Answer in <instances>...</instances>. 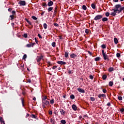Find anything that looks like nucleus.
Segmentation results:
<instances>
[{
	"label": "nucleus",
	"mask_w": 124,
	"mask_h": 124,
	"mask_svg": "<svg viewBox=\"0 0 124 124\" xmlns=\"http://www.w3.org/2000/svg\"><path fill=\"white\" fill-rule=\"evenodd\" d=\"M42 100L43 104H45V105H46V106H50V101L49 99L47 98V96H44L42 98Z\"/></svg>",
	"instance_id": "obj_1"
},
{
	"label": "nucleus",
	"mask_w": 124,
	"mask_h": 124,
	"mask_svg": "<svg viewBox=\"0 0 124 124\" xmlns=\"http://www.w3.org/2000/svg\"><path fill=\"white\" fill-rule=\"evenodd\" d=\"M115 8L116 9V10H115V11H118V13H122V11H123V10H124V7H122V5H121V4H116L115 5Z\"/></svg>",
	"instance_id": "obj_2"
},
{
	"label": "nucleus",
	"mask_w": 124,
	"mask_h": 124,
	"mask_svg": "<svg viewBox=\"0 0 124 124\" xmlns=\"http://www.w3.org/2000/svg\"><path fill=\"white\" fill-rule=\"evenodd\" d=\"M102 53L105 61H106V60H108V61H109V59H108V55L106 54L105 52H104V50L103 49L102 50Z\"/></svg>",
	"instance_id": "obj_3"
},
{
	"label": "nucleus",
	"mask_w": 124,
	"mask_h": 124,
	"mask_svg": "<svg viewBox=\"0 0 124 124\" xmlns=\"http://www.w3.org/2000/svg\"><path fill=\"white\" fill-rule=\"evenodd\" d=\"M102 17H103V16L102 15H97L94 18V20L95 21H97V20H100V19H102Z\"/></svg>",
	"instance_id": "obj_4"
},
{
	"label": "nucleus",
	"mask_w": 124,
	"mask_h": 124,
	"mask_svg": "<svg viewBox=\"0 0 124 124\" xmlns=\"http://www.w3.org/2000/svg\"><path fill=\"white\" fill-rule=\"evenodd\" d=\"M115 10H117V9H116L115 6L114 7V9H112V11H114V12H111L110 14V15H111V16H113L115 17V16H116V15H117V12L118 13V11H115Z\"/></svg>",
	"instance_id": "obj_5"
},
{
	"label": "nucleus",
	"mask_w": 124,
	"mask_h": 124,
	"mask_svg": "<svg viewBox=\"0 0 124 124\" xmlns=\"http://www.w3.org/2000/svg\"><path fill=\"white\" fill-rule=\"evenodd\" d=\"M18 4H20V6H25V5H26V1L20 0L18 2Z\"/></svg>",
	"instance_id": "obj_6"
},
{
	"label": "nucleus",
	"mask_w": 124,
	"mask_h": 124,
	"mask_svg": "<svg viewBox=\"0 0 124 124\" xmlns=\"http://www.w3.org/2000/svg\"><path fill=\"white\" fill-rule=\"evenodd\" d=\"M98 97L100 98V99H102V97H106V94H99L98 95Z\"/></svg>",
	"instance_id": "obj_7"
},
{
	"label": "nucleus",
	"mask_w": 124,
	"mask_h": 124,
	"mask_svg": "<svg viewBox=\"0 0 124 124\" xmlns=\"http://www.w3.org/2000/svg\"><path fill=\"white\" fill-rule=\"evenodd\" d=\"M36 60H37V62H40L41 60H43V56L42 55L40 56H38L37 57Z\"/></svg>",
	"instance_id": "obj_8"
},
{
	"label": "nucleus",
	"mask_w": 124,
	"mask_h": 124,
	"mask_svg": "<svg viewBox=\"0 0 124 124\" xmlns=\"http://www.w3.org/2000/svg\"><path fill=\"white\" fill-rule=\"evenodd\" d=\"M57 63H58V64H61V65H64L65 64H66V62L63 61H58L57 62Z\"/></svg>",
	"instance_id": "obj_9"
},
{
	"label": "nucleus",
	"mask_w": 124,
	"mask_h": 124,
	"mask_svg": "<svg viewBox=\"0 0 124 124\" xmlns=\"http://www.w3.org/2000/svg\"><path fill=\"white\" fill-rule=\"evenodd\" d=\"M78 91L79 93H85V90L82 88H78Z\"/></svg>",
	"instance_id": "obj_10"
},
{
	"label": "nucleus",
	"mask_w": 124,
	"mask_h": 124,
	"mask_svg": "<svg viewBox=\"0 0 124 124\" xmlns=\"http://www.w3.org/2000/svg\"><path fill=\"white\" fill-rule=\"evenodd\" d=\"M53 4H54V2H53L52 1H49V2H48L47 3V6L49 7H51L52 6V5H53Z\"/></svg>",
	"instance_id": "obj_11"
},
{
	"label": "nucleus",
	"mask_w": 124,
	"mask_h": 124,
	"mask_svg": "<svg viewBox=\"0 0 124 124\" xmlns=\"http://www.w3.org/2000/svg\"><path fill=\"white\" fill-rule=\"evenodd\" d=\"M72 108L74 111H76L77 110V106H76L75 105L73 104L72 105Z\"/></svg>",
	"instance_id": "obj_12"
},
{
	"label": "nucleus",
	"mask_w": 124,
	"mask_h": 124,
	"mask_svg": "<svg viewBox=\"0 0 124 124\" xmlns=\"http://www.w3.org/2000/svg\"><path fill=\"white\" fill-rule=\"evenodd\" d=\"M54 10V8L53 7H48V8L47 9V11L48 12H53L52 11Z\"/></svg>",
	"instance_id": "obj_13"
},
{
	"label": "nucleus",
	"mask_w": 124,
	"mask_h": 124,
	"mask_svg": "<svg viewBox=\"0 0 124 124\" xmlns=\"http://www.w3.org/2000/svg\"><path fill=\"white\" fill-rule=\"evenodd\" d=\"M60 113H61V115H62V116H63L64 115H65V111H64L62 109H60Z\"/></svg>",
	"instance_id": "obj_14"
},
{
	"label": "nucleus",
	"mask_w": 124,
	"mask_h": 124,
	"mask_svg": "<svg viewBox=\"0 0 124 124\" xmlns=\"http://www.w3.org/2000/svg\"><path fill=\"white\" fill-rule=\"evenodd\" d=\"M70 57L71 58H72V59H75V58H76L77 57V55H76L74 53H73L72 54L70 55Z\"/></svg>",
	"instance_id": "obj_15"
},
{
	"label": "nucleus",
	"mask_w": 124,
	"mask_h": 124,
	"mask_svg": "<svg viewBox=\"0 0 124 124\" xmlns=\"http://www.w3.org/2000/svg\"><path fill=\"white\" fill-rule=\"evenodd\" d=\"M102 22H107L108 21V18L107 17H102Z\"/></svg>",
	"instance_id": "obj_16"
},
{
	"label": "nucleus",
	"mask_w": 124,
	"mask_h": 124,
	"mask_svg": "<svg viewBox=\"0 0 124 124\" xmlns=\"http://www.w3.org/2000/svg\"><path fill=\"white\" fill-rule=\"evenodd\" d=\"M0 122L1 123V124H5L4 123V121H3V118L2 117H0Z\"/></svg>",
	"instance_id": "obj_17"
},
{
	"label": "nucleus",
	"mask_w": 124,
	"mask_h": 124,
	"mask_svg": "<svg viewBox=\"0 0 124 124\" xmlns=\"http://www.w3.org/2000/svg\"><path fill=\"white\" fill-rule=\"evenodd\" d=\"M31 118H34V119H36V120H38V119H37V116H36L34 114H31Z\"/></svg>",
	"instance_id": "obj_18"
},
{
	"label": "nucleus",
	"mask_w": 124,
	"mask_h": 124,
	"mask_svg": "<svg viewBox=\"0 0 124 124\" xmlns=\"http://www.w3.org/2000/svg\"><path fill=\"white\" fill-rule=\"evenodd\" d=\"M114 42L115 44H117V43H118L119 41L118 40V39L117 38H114Z\"/></svg>",
	"instance_id": "obj_19"
},
{
	"label": "nucleus",
	"mask_w": 124,
	"mask_h": 124,
	"mask_svg": "<svg viewBox=\"0 0 124 124\" xmlns=\"http://www.w3.org/2000/svg\"><path fill=\"white\" fill-rule=\"evenodd\" d=\"M49 103H50V104L53 105V104H54V103H55V100L54 99H52L51 100H50Z\"/></svg>",
	"instance_id": "obj_20"
},
{
	"label": "nucleus",
	"mask_w": 124,
	"mask_h": 124,
	"mask_svg": "<svg viewBox=\"0 0 124 124\" xmlns=\"http://www.w3.org/2000/svg\"><path fill=\"white\" fill-rule=\"evenodd\" d=\"M107 78V75H103L102 76V79H103V80H106Z\"/></svg>",
	"instance_id": "obj_21"
},
{
	"label": "nucleus",
	"mask_w": 124,
	"mask_h": 124,
	"mask_svg": "<svg viewBox=\"0 0 124 124\" xmlns=\"http://www.w3.org/2000/svg\"><path fill=\"white\" fill-rule=\"evenodd\" d=\"M112 71H114V68H113V67H109L108 68V72H112Z\"/></svg>",
	"instance_id": "obj_22"
},
{
	"label": "nucleus",
	"mask_w": 124,
	"mask_h": 124,
	"mask_svg": "<svg viewBox=\"0 0 124 124\" xmlns=\"http://www.w3.org/2000/svg\"><path fill=\"white\" fill-rule=\"evenodd\" d=\"M21 100L22 106H23V107H24L25 106V104H24V98H21Z\"/></svg>",
	"instance_id": "obj_23"
},
{
	"label": "nucleus",
	"mask_w": 124,
	"mask_h": 124,
	"mask_svg": "<svg viewBox=\"0 0 124 124\" xmlns=\"http://www.w3.org/2000/svg\"><path fill=\"white\" fill-rule=\"evenodd\" d=\"M113 85V81H109V83H108V86H109V87H112Z\"/></svg>",
	"instance_id": "obj_24"
},
{
	"label": "nucleus",
	"mask_w": 124,
	"mask_h": 124,
	"mask_svg": "<svg viewBox=\"0 0 124 124\" xmlns=\"http://www.w3.org/2000/svg\"><path fill=\"white\" fill-rule=\"evenodd\" d=\"M26 47H27V48H31V43H30V44L26 45Z\"/></svg>",
	"instance_id": "obj_25"
},
{
	"label": "nucleus",
	"mask_w": 124,
	"mask_h": 124,
	"mask_svg": "<svg viewBox=\"0 0 124 124\" xmlns=\"http://www.w3.org/2000/svg\"><path fill=\"white\" fill-rule=\"evenodd\" d=\"M101 47L102 48V49H106V45L103 44L101 45Z\"/></svg>",
	"instance_id": "obj_26"
},
{
	"label": "nucleus",
	"mask_w": 124,
	"mask_h": 124,
	"mask_svg": "<svg viewBox=\"0 0 124 124\" xmlns=\"http://www.w3.org/2000/svg\"><path fill=\"white\" fill-rule=\"evenodd\" d=\"M58 11V7H56L54 9V14H56Z\"/></svg>",
	"instance_id": "obj_27"
},
{
	"label": "nucleus",
	"mask_w": 124,
	"mask_h": 124,
	"mask_svg": "<svg viewBox=\"0 0 124 124\" xmlns=\"http://www.w3.org/2000/svg\"><path fill=\"white\" fill-rule=\"evenodd\" d=\"M68 54H69V53L65 51V58H68Z\"/></svg>",
	"instance_id": "obj_28"
},
{
	"label": "nucleus",
	"mask_w": 124,
	"mask_h": 124,
	"mask_svg": "<svg viewBox=\"0 0 124 124\" xmlns=\"http://www.w3.org/2000/svg\"><path fill=\"white\" fill-rule=\"evenodd\" d=\"M50 122H51V123L52 124H56V121H55V119H51Z\"/></svg>",
	"instance_id": "obj_29"
},
{
	"label": "nucleus",
	"mask_w": 124,
	"mask_h": 124,
	"mask_svg": "<svg viewBox=\"0 0 124 124\" xmlns=\"http://www.w3.org/2000/svg\"><path fill=\"white\" fill-rule=\"evenodd\" d=\"M99 60H100V57H96L94 59V61L95 62H98V61H99Z\"/></svg>",
	"instance_id": "obj_30"
},
{
	"label": "nucleus",
	"mask_w": 124,
	"mask_h": 124,
	"mask_svg": "<svg viewBox=\"0 0 124 124\" xmlns=\"http://www.w3.org/2000/svg\"><path fill=\"white\" fill-rule=\"evenodd\" d=\"M25 21H26V22H27V23H28V24H29V25H31V22L30 21H29V19L25 18Z\"/></svg>",
	"instance_id": "obj_31"
},
{
	"label": "nucleus",
	"mask_w": 124,
	"mask_h": 124,
	"mask_svg": "<svg viewBox=\"0 0 124 124\" xmlns=\"http://www.w3.org/2000/svg\"><path fill=\"white\" fill-rule=\"evenodd\" d=\"M61 124H66V121H65V120H62L61 121Z\"/></svg>",
	"instance_id": "obj_32"
},
{
	"label": "nucleus",
	"mask_w": 124,
	"mask_h": 124,
	"mask_svg": "<svg viewBox=\"0 0 124 124\" xmlns=\"http://www.w3.org/2000/svg\"><path fill=\"white\" fill-rule=\"evenodd\" d=\"M74 98H75V96H74L73 94H71L70 95V99L73 100Z\"/></svg>",
	"instance_id": "obj_33"
},
{
	"label": "nucleus",
	"mask_w": 124,
	"mask_h": 124,
	"mask_svg": "<svg viewBox=\"0 0 124 124\" xmlns=\"http://www.w3.org/2000/svg\"><path fill=\"white\" fill-rule=\"evenodd\" d=\"M12 14L13 16H16V12L15 11H12Z\"/></svg>",
	"instance_id": "obj_34"
},
{
	"label": "nucleus",
	"mask_w": 124,
	"mask_h": 124,
	"mask_svg": "<svg viewBox=\"0 0 124 124\" xmlns=\"http://www.w3.org/2000/svg\"><path fill=\"white\" fill-rule=\"evenodd\" d=\"M43 27H44L45 30H46V29H47V24L44 23V24H43Z\"/></svg>",
	"instance_id": "obj_35"
},
{
	"label": "nucleus",
	"mask_w": 124,
	"mask_h": 124,
	"mask_svg": "<svg viewBox=\"0 0 124 124\" xmlns=\"http://www.w3.org/2000/svg\"><path fill=\"white\" fill-rule=\"evenodd\" d=\"M91 6L93 9H95V5L94 4L92 3Z\"/></svg>",
	"instance_id": "obj_36"
},
{
	"label": "nucleus",
	"mask_w": 124,
	"mask_h": 124,
	"mask_svg": "<svg viewBox=\"0 0 124 124\" xmlns=\"http://www.w3.org/2000/svg\"><path fill=\"white\" fill-rule=\"evenodd\" d=\"M82 9H83V10H87V7L86 6V5H83L82 6Z\"/></svg>",
	"instance_id": "obj_37"
},
{
	"label": "nucleus",
	"mask_w": 124,
	"mask_h": 124,
	"mask_svg": "<svg viewBox=\"0 0 124 124\" xmlns=\"http://www.w3.org/2000/svg\"><path fill=\"white\" fill-rule=\"evenodd\" d=\"M110 15V13L109 12H106L105 13V16H106V17H109Z\"/></svg>",
	"instance_id": "obj_38"
},
{
	"label": "nucleus",
	"mask_w": 124,
	"mask_h": 124,
	"mask_svg": "<svg viewBox=\"0 0 124 124\" xmlns=\"http://www.w3.org/2000/svg\"><path fill=\"white\" fill-rule=\"evenodd\" d=\"M118 100L122 101L123 100V97L122 96H118Z\"/></svg>",
	"instance_id": "obj_39"
},
{
	"label": "nucleus",
	"mask_w": 124,
	"mask_h": 124,
	"mask_svg": "<svg viewBox=\"0 0 124 124\" xmlns=\"http://www.w3.org/2000/svg\"><path fill=\"white\" fill-rule=\"evenodd\" d=\"M14 16L13 15H10V17L11 18L10 20H14Z\"/></svg>",
	"instance_id": "obj_40"
},
{
	"label": "nucleus",
	"mask_w": 124,
	"mask_h": 124,
	"mask_svg": "<svg viewBox=\"0 0 124 124\" xmlns=\"http://www.w3.org/2000/svg\"><path fill=\"white\" fill-rule=\"evenodd\" d=\"M116 57L117 58H121V54L120 53H117L116 54Z\"/></svg>",
	"instance_id": "obj_41"
},
{
	"label": "nucleus",
	"mask_w": 124,
	"mask_h": 124,
	"mask_svg": "<svg viewBox=\"0 0 124 124\" xmlns=\"http://www.w3.org/2000/svg\"><path fill=\"white\" fill-rule=\"evenodd\" d=\"M51 45L52 47H56V42H53L52 44Z\"/></svg>",
	"instance_id": "obj_42"
},
{
	"label": "nucleus",
	"mask_w": 124,
	"mask_h": 124,
	"mask_svg": "<svg viewBox=\"0 0 124 124\" xmlns=\"http://www.w3.org/2000/svg\"><path fill=\"white\" fill-rule=\"evenodd\" d=\"M48 4H46V3H43L42 6L44 7H47Z\"/></svg>",
	"instance_id": "obj_43"
},
{
	"label": "nucleus",
	"mask_w": 124,
	"mask_h": 124,
	"mask_svg": "<svg viewBox=\"0 0 124 124\" xmlns=\"http://www.w3.org/2000/svg\"><path fill=\"white\" fill-rule=\"evenodd\" d=\"M23 37H25V38H28V34L27 33H24L23 35Z\"/></svg>",
	"instance_id": "obj_44"
},
{
	"label": "nucleus",
	"mask_w": 124,
	"mask_h": 124,
	"mask_svg": "<svg viewBox=\"0 0 124 124\" xmlns=\"http://www.w3.org/2000/svg\"><path fill=\"white\" fill-rule=\"evenodd\" d=\"M90 99L92 101H94L95 100V98L93 97H90Z\"/></svg>",
	"instance_id": "obj_45"
},
{
	"label": "nucleus",
	"mask_w": 124,
	"mask_h": 124,
	"mask_svg": "<svg viewBox=\"0 0 124 124\" xmlns=\"http://www.w3.org/2000/svg\"><path fill=\"white\" fill-rule=\"evenodd\" d=\"M31 18L33 19V20H37V17L35 16H32Z\"/></svg>",
	"instance_id": "obj_46"
},
{
	"label": "nucleus",
	"mask_w": 124,
	"mask_h": 124,
	"mask_svg": "<svg viewBox=\"0 0 124 124\" xmlns=\"http://www.w3.org/2000/svg\"><path fill=\"white\" fill-rule=\"evenodd\" d=\"M27 59V55L24 54L23 56L22 60H26Z\"/></svg>",
	"instance_id": "obj_47"
},
{
	"label": "nucleus",
	"mask_w": 124,
	"mask_h": 124,
	"mask_svg": "<svg viewBox=\"0 0 124 124\" xmlns=\"http://www.w3.org/2000/svg\"><path fill=\"white\" fill-rule=\"evenodd\" d=\"M102 91H103V93H107V90H106V89H103Z\"/></svg>",
	"instance_id": "obj_48"
},
{
	"label": "nucleus",
	"mask_w": 124,
	"mask_h": 124,
	"mask_svg": "<svg viewBox=\"0 0 124 124\" xmlns=\"http://www.w3.org/2000/svg\"><path fill=\"white\" fill-rule=\"evenodd\" d=\"M89 78L90 79H91L92 80H93V75H90L89 76Z\"/></svg>",
	"instance_id": "obj_49"
},
{
	"label": "nucleus",
	"mask_w": 124,
	"mask_h": 124,
	"mask_svg": "<svg viewBox=\"0 0 124 124\" xmlns=\"http://www.w3.org/2000/svg\"><path fill=\"white\" fill-rule=\"evenodd\" d=\"M85 33H86L87 34H89V30L88 29H86L85 30Z\"/></svg>",
	"instance_id": "obj_50"
},
{
	"label": "nucleus",
	"mask_w": 124,
	"mask_h": 124,
	"mask_svg": "<svg viewBox=\"0 0 124 124\" xmlns=\"http://www.w3.org/2000/svg\"><path fill=\"white\" fill-rule=\"evenodd\" d=\"M8 11L9 12H11L12 11V8H9L8 9Z\"/></svg>",
	"instance_id": "obj_51"
},
{
	"label": "nucleus",
	"mask_w": 124,
	"mask_h": 124,
	"mask_svg": "<svg viewBox=\"0 0 124 124\" xmlns=\"http://www.w3.org/2000/svg\"><path fill=\"white\" fill-rule=\"evenodd\" d=\"M54 26H55V27H59V24H58L57 23H54Z\"/></svg>",
	"instance_id": "obj_52"
},
{
	"label": "nucleus",
	"mask_w": 124,
	"mask_h": 124,
	"mask_svg": "<svg viewBox=\"0 0 124 124\" xmlns=\"http://www.w3.org/2000/svg\"><path fill=\"white\" fill-rule=\"evenodd\" d=\"M120 112H121V113H123L124 112V108H122L120 109Z\"/></svg>",
	"instance_id": "obj_53"
},
{
	"label": "nucleus",
	"mask_w": 124,
	"mask_h": 124,
	"mask_svg": "<svg viewBox=\"0 0 124 124\" xmlns=\"http://www.w3.org/2000/svg\"><path fill=\"white\" fill-rule=\"evenodd\" d=\"M38 36L39 38H40L41 39L42 38V36H41V35L39 33L38 34Z\"/></svg>",
	"instance_id": "obj_54"
},
{
	"label": "nucleus",
	"mask_w": 124,
	"mask_h": 124,
	"mask_svg": "<svg viewBox=\"0 0 124 124\" xmlns=\"http://www.w3.org/2000/svg\"><path fill=\"white\" fill-rule=\"evenodd\" d=\"M34 39H35V42H36V43L37 44H38V41L37 40V39H36V38H35Z\"/></svg>",
	"instance_id": "obj_55"
},
{
	"label": "nucleus",
	"mask_w": 124,
	"mask_h": 124,
	"mask_svg": "<svg viewBox=\"0 0 124 124\" xmlns=\"http://www.w3.org/2000/svg\"><path fill=\"white\" fill-rule=\"evenodd\" d=\"M45 106H46V105H45L44 104L42 103V107L43 108H46V107H45Z\"/></svg>",
	"instance_id": "obj_56"
},
{
	"label": "nucleus",
	"mask_w": 124,
	"mask_h": 124,
	"mask_svg": "<svg viewBox=\"0 0 124 124\" xmlns=\"http://www.w3.org/2000/svg\"><path fill=\"white\" fill-rule=\"evenodd\" d=\"M27 81L28 82V83H31V79H27Z\"/></svg>",
	"instance_id": "obj_57"
},
{
	"label": "nucleus",
	"mask_w": 124,
	"mask_h": 124,
	"mask_svg": "<svg viewBox=\"0 0 124 124\" xmlns=\"http://www.w3.org/2000/svg\"><path fill=\"white\" fill-rule=\"evenodd\" d=\"M68 73H69V74H71L72 73V70H69Z\"/></svg>",
	"instance_id": "obj_58"
},
{
	"label": "nucleus",
	"mask_w": 124,
	"mask_h": 124,
	"mask_svg": "<svg viewBox=\"0 0 124 124\" xmlns=\"http://www.w3.org/2000/svg\"><path fill=\"white\" fill-rule=\"evenodd\" d=\"M107 106H111V103L108 102V104H107Z\"/></svg>",
	"instance_id": "obj_59"
},
{
	"label": "nucleus",
	"mask_w": 124,
	"mask_h": 124,
	"mask_svg": "<svg viewBox=\"0 0 124 124\" xmlns=\"http://www.w3.org/2000/svg\"><path fill=\"white\" fill-rule=\"evenodd\" d=\"M49 115H52L53 114V112L52 111V110H50L49 111Z\"/></svg>",
	"instance_id": "obj_60"
},
{
	"label": "nucleus",
	"mask_w": 124,
	"mask_h": 124,
	"mask_svg": "<svg viewBox=\"0 0 124 124\" xmlns=\"http://www.w3.org/2000/svg\"><path fill=\"white\" fill-rule=\"evenodd\" d=\"M57 67H58V66H53V67H52V69H56Z\"/></svg>",
	"instance_id": "obj_61"
},
{
	"label": "nucleus",
	"mask_w": 124,
	"mask_h": 124,
	"mask_svg": "<svg viewBox=\"0 0 124 124\" xmlns=\"http://www.w3.org/2000/svg\"><path fill=\"white\" fill-rule=\"evenodd\" d=\"M44 13H45V11H44L42 13H41V16H43V15H44Z\"/></svg>",
	"instance_id": "obj_62"
},
{
	"label": "nucleus",
	"mask_w": 124,
	"mask_h": 124,
	"mask_svg": "<svg viewBox=\"0 0 124 124\" xmlns=\"http://www.w3.org/2000/svg\"><path fill=\"white\" fill-rule=\"evenodd\" d=\"M88 54H89V55H90V56H92V52H91V51H88Z\"/></svg>",
	"instance_id": "obj_63"
},
{
	"label": "nucleus",
	"mask_w": 124,
	"mask_h": 124,
	"mask_svg": "<svg viewBox=\"0 0 124 124\" xmlns=\"http://www.w3.org/2000/svg\"><path fill=\"white\" fill-rule=\"evenodd\" d=\"M35 43H31V47H33L34 45H35Z\"/></svg>",
	"instance_id": "obj_64"
}]
</instances>
